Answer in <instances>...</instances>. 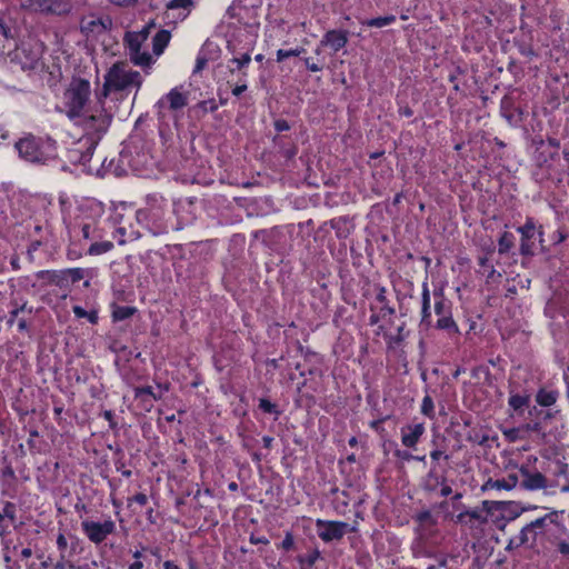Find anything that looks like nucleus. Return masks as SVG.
<instances>
[{
  "instance_id": "nucleus-1",
  "label": "nucleus",
  "mask_w": 569,
  "mask_h": 569,
  "mask_svg": "<svg viewBox=\"0 0 569 569\" xmlns=\"http://www.w3.org/2000/svg\"><path fill=\"white\" fill-rule=\"evenodd\" d=\"M141 83V76L138 71L127 70L123 63H116L104 77L102 90L97 94L98 103H102L111 90L123 91L131 86L139 88Z\"/></svg>"
},
{
  "instance_id": "nucleus-2",
  "label": "nucleus",
  "mask_w": 569,
  "mask_h": 569,
  "mask_svg": "<svg viewBox=\"0 0 569 569\" xmlns=\"http://www.w3.org/2000/svg\"><path fill=\"white\" fill-rule=\"evenodd\" d=\"M90 96V83L81 78H73L64 92L67 114L70 119L80 117Z\"/></svg>"
},
{
  "instance_id": "nucleus-3",
  "label": "nucleus",
  "mask_w": 569,
  "mask_h": 569,
  "mask_svg": "<svg viewBox=\"0 0 569 569\" xmlns=\"http://www.w3.org/2000/svg\"><path fill=\"white\" fill-rule=\"evenodd\" d=\"M21 8L36 13L67 14L71 4L67 0H22Z\"/></svg>"
},
{
  "instance_id": "nucleus-4",
  "label": "nucleus",
  "mask_w": 569,
  "mask_h": 569,
  "mask_svg": "<svg viewBox=\"0 0 569 569\" xmlns=\"http://www.w3.org/2000/svg\"><path fill=\"white\" fill-rule=\"evenodd\" d=\"M81 528L86 537L94 545H100L107 537L114 532L116 523L111 519L103 522H96L92 520H83Z\"/></svg>"
},
{
  "instance_id": "nucleus-5",
  "label": "nucleus",
  "mask_w": 569,
  "mask_h": 569,
  "mask_svg": "<svg viewBox=\"0 0 569 569\" xmlns=\"http://www.w3.org/2000/svg\"><path fill=\"white\" fill-rule=\"evenodd\" d=\"M19 156L26 161L41 163L46 160L44 153L40 149L38 140L33 136L20 139L16 142Z\"/></svg>"
},
{
  "instance_id": "nucleus-6",
  "label": "nucleus",
  "mask_w": 569,
  "mask_h": 569,
  "mask_svg": "<svg viewBox=\"0 0 569 569\" xmlns=\"http://www.w3.org/2000/svg\"><path fill=\"white\" fill-rule=\"evenodd\" d=\"M99 104L101 108L100 111H97V113L89 116L84 120L86 128L97 133V140L107 132L112 121V114L104 109V101Z\"/></svg>"
},
{
  "instance_id": "nucleus-7",
  "label": "nucleus",
  "mask_w": 569,
  "mask_h": 569,
  "mask_svg": "<svg viewBox=\"0 0 569 569\" xmlns=\"http://www.w3.org/2000/svg\"><path fill=\"white\" fill-rule=\"evenodd\" d=\"M113 21L109 16L97 19H82L80 23L81 32L87 37H99L111 30Z\"/></svg>"
},
{
  "instance_id": "nucleus-8",
  "label": "nucleus",
  "mask_w": 569,
  "mask_h": 569,
  "mask_svg": "<svg viewBox=\"0 0 569 569\" xmlns=\"http://www.w3.org/2000/svg\"><path fill=\"white\" fill-rule=\"evenodd\" d=\"M317 527L319 529V537L323 541H332L341 539L345 533L348 531L349 525L340 521H317Z\"/></svg>"
},
{
  "instance_id": "nucleus-9",
  "label": "nucleus",
  "mask_w": 569,
  "mask_h": 569,
  "mask_svg": "<svg viewBox=\"0 0 569 569\" xmlns=\"http://www.w3.org/2000/svg\"><path fill=\"white\" fill-rule=\"evenodd\" d=\"M519 472L522 477L520 482L521 488L526 490H539L547 488L548 480L541 472H531L526 466H521Z\"/></svg>"
},
{
  "instance_id": "nucleus-10",
  "label": "nucleus",
  "mask_w": 569,
  "mask_h": 569,
  "mask_svg": "<svg viewBox=\"0 0 569 569\" xmlns=\"http://www.w3.org/2000/svg\"><path fill=\"white\" fill-rule=\"evenodd\" d=\"M518 232L521 234L520 242V253L525 257H532L535 254L533 251V241L536 226L532 219H528L526 223L521 227H518Z\"/></svg>"
},
{
  "instance_id": "nucleus-11",
  "label": "nucleus",
  "mask_w": 569,
  "mask_h": 569,
  "mask_svg": "<svg viewBox=\"0 0 569 569\" xmlns=\"http://www.w3.org/2000/svg\"><path fill=\"white\" fill-rule=\"evenodd\" d=\"M348 42V31L346 30H329L325 33L320 41V47H329L333 52L342 49Z\"/></svg>"
},
{
  "instance_id": "nucleus-12",
  "label": "nucleus",
  "mask_w": 569,
  "mask_h": 569,
  "mask_svg": "<svg viewBox=\"0 0 569 569\" xmlns=\"http://www.w3.org/2000/svg\"><path fill=\"white\" fill-rule=\"evenodd\" d=\"M425 432L422 423L408 426L401 429V442L405 447L413 448Z\"/></svg>"
},
{
  "instance_id": "nucleus-13",
  "label": "nucleus",
  "mask_w": 569,
  "mask_h": 569,
  "mask_svg": "<svg viewBox=\"0 0 569 569\" xmlns=\"http://www.w3.org/2000/svg\"><path fill=\"white\" fill-rule=\"evenodd\" d=\"M18 49L17 41L9 28L0 22V57L9 56Z\"/></svg>"
},
{
  "instance_id": "nucleus-14",
  "label": "nucleus",
  "mask_w": 569,
  "mask_h": 569,
  "mask_svg": "<svg viewBox=\"0 0 569 569\" xmlns=\"http://www.w3.org/2000/svg\"><path fill=\"white\" fill-rule=\"evenodd\" d=\"M473 521L486 523L487 517L480 510H467L456 517V522L468 525L470 528L473 527Z\"/></svg>"
},
{
  "instance_id": "nucleus-15",
  "label": "nucleus",
  "mask_w": 569,
  "mask_h": 569,
  "mask_svg": "<svg viewBox=\"0 0 569 569\" xmlns=\"http://www.w3.org/2000/svg\"><path fill=\"white\" fill-rule=\"evenodd\" d=\"M170 32L168 30H160L152 39L153 53L159 56L163 52L164 48L170 41Z\"/></svg>"
},
{
  "instance_id": "nucleus-16",
  "label": "nucleus",
  "mask_w": 569,
  "mask_h": 569,
  "mask_svg": "<svg viewBox=\"0 0 569 569\" xmlns=\"http://www.w3.org/2000/svg\"><path fill=\"white\" fill-rule=\"evenodd\" d=\"M169 107L171 110H179L187 106V96L178 91L177 88L172 89L168 94Z\"/></svg>"
},
{
  "instance_id": "nucleus-17",
  "label": "nucleus",
  "mask_w": 569,
  "mask_h": 569,
  "mask_svg": "<svg viewBox=\"0 0 569 569\" xmlns=\"http://www.w3.org/2000/svg\"><path fill=\"white\" fill-rule=\"evenodd\" d=\"M436 328L440 330H445L449 336L459 335V329L450 313L439 317L436 323Z\"/></svg>"
},
{
  "instance_id": "nucleus-18",
  "label": "nucleus",
  "mask_w": 569,
  "mask_h": 569,
  "mask_svg": "<svg viewBox=\"0 0 569 569\" xmlns=\"http://www.w3.org/2000/svg\"><path fill=\"white\" fill-rule=\"evenodd\" d=\"M421 299H422V310H421L422 311V320H421V323L426 325V326H429L430 325V316H431V312H430V293H429L428 284L426 282L422 284Z\"/></svg>"
},
{
  "instance_id": "nucleus-19",
  "label": "nucleus",
  "mask_w": 569,
  "mask_h": 569,
  "mask_svg": "<svg viewBox=\"0 0 569 569\" xmlns=\"http://www.w3.org/2000/svg\"><path fill=\"white\" fill-rule=\"evenodd\" d=\"M558 398V392L553 390L541 389L536 396V400L540 406L549 407L552 406Z\"/></svg>"
},
{
  "instance_id": "nucleus-20",
  "label": "nucleus",
  "mask_w": 569,
  "mask_h": 569,
  "mask_svg": "<svg viewBox=\"0 0 569 569\" xmlns=\"http://www.w3.org/2000/svg\"><path fill=\"white\" fill-rule=\"evenodd\" d=\"M513 234L510 232L505 231L499 240H498V252L500 254H505L510 251V249L513 247Z\"/></svg>"
},
{
  "instance_id": "nucleus-21",
  "label": "nucleus",
  "mask_w": 569,
  "mask_h": 569,
  "mask_svg": "<svg viewBox=\"0 0 569 569\" xmlns=\"http://www.w3.org/2000/svg\"><path fill=\"white\" fill-rule=\"evenodd\" d=\"M137 312V308L130 306H118L113 309L112 317L116 321H122L132 317Z\"/></svg>"
},
{
  "instance_id": "nucleus-22",
  "label": "nucleus",
  "mask_w": 569,
  "mask_h": 569,
  "mask_svg": "<svg viewBox=\"0 0 569 569\" xmlns=\"http://www.w3.org/2000/svg\"><path fill=\"white\" fill-rule=\"evenodd\" d=\"M395 21H396V17L390 14V16L368 19L366 21H362V24L368 26V27H373V28H383L386 26L393 23Z\"/></svg>"
},
{
  "instance_id": "nucleus-23",
  "label": "nucleus",
  "mask_w": 569,
  "mask_h": 569,
  "mask_svg": "<svg viewBox=\"0 0 569 569\" xmlns=\"http://www.w3.org/2000/svg\"><path fill=\"white\" fill-rule=\"evenodd\" d=\"M113 248L111 241L94 242L90 246L88 253L91 256H98L110 251Z\"/></svg>"
},
{
  "instance_id": "nucleus-24",
  "label": "nucleus",
  "mask_w": 569,
  "mask_h": 569,
  "mask_svg": "<svg viewBox=\"0 0 569 569\" xmlns=\"http://www.w3.org/2000/svg\"><path fill=\"white\" fill-rule=\"evenodd\" d=\"M538 532H533L528 525L523 527L519 535V543L517 546H522L527 543L533 545L537 540Z\"/></svg>"
},
{
  "instance_id": "nucleus-25",
  "label": "nucleus",
  "mask_w": 569,
  "mask_h": 569,
  "mask_svg": "<svg viewBox=\"0 0 569 569\" xmlns=\"http://www.w3.org/2000/svg\"><path fill=\"white\" fill-rule=\"evenodd\" d=\"M124 40L128 43L130 53L139 51L142 42L144 41L140 33H127Z\"/></svg>"
},
{
  "instance_id": "nucleus-26",
  "label": "nucleus",
  "mask_w": 569,
  "mask_h": 569,
  "mask_svg": "<svg viewBox=\"0 0 569 569\" xmlns=\"http://www.w3.org/2000/svg\"><path fill=\"white\" fill-rule=\"evenodd\" d=\"M36 276L38 279H47L50 282L57 283V284H59L64 279V277H62V271L57 272V271L42 270V271L37 272Z\"/></svg>"
},
{
  "instance_id": "nucleus-27",
  "label": "nucleus",
  "mask_w": 569,
  "mask_h": 569,
  "mask_svg": "<svg viewBox=\"0 0 569 569\" xmlns=\"http://www.w3.org/2000/svg\"><path fill=\"white\" fill-rule=\"evenodd\" d=\"M131 61L137 66H149L151 63V56L148 52L136 51L130 53Z\"/></svg>"
},
{
  "instance_id": "nucleus-28",
  "label": "nucleus",
  "mask_w": 569,
  "mask_h": 569,
  "mask_svg": "<svg viewBox=\"0 0 569 569\" xmlns=\"http://www.w3.org/2000/svg\"><path fill=\"white\" fill-rule=\"evenodd\" d=\"M483 491L486 490H490V489H498V490H501V489H505V490H511L506 481L505 478L502 479H488L482 488H481Z\"/></svg>"
},
{
  "instance_id": "nucleus-29",
  "label": "nucleus",
  "mask_w": 569,
  "mask_h": 569,
  "mask_svg": "<svg viewBox=\"0 0 569 569\" xmlns=\"http://www.w3.org/2000/svg\"><path fill=\"white\" fill-rule=\"evenodd\" d=\"M445 481L446 478L440 479L436 473L430 471L425 483V489L427 491H435L438 486L443 485Z\"/></svg>"
},
{
  "instance_id": "nucleus-30",
  "label": "nucleus",
  "mask_w": 569,
  "mask_h": 569,
  "mask_svg": "<svg viewBox=\"0 0 569 569\" xmlns=\"http://www.w3.org/2000/svg\"><path fill=\"white\" fill-rule=\"evenodd\" d=\"M259 409L266 413H271L276 416V419L280 416L281 411L278 409L276 403H272L270 400L261 398L259 400Z\"/></svg>"
},
{
  "instance_id": "nucleus-31",
  "label": "nucleus",
  "mask_w": 569,
  "mask_h": 569,
  "mask_svg": "<svg viewBox=\"0 0 569 569\" xmlns=\"http://www.w3.org/2000/svg\"><path fill=\"white\" fill-rule=\"evenodd\" d=\"M319 556H320V553L318 550H313L312 552H310L309 555H307L305 557L300 556L299 562L301 565V569H310L316 563Z\"/></svg>"
},
{
  "instance_id": "nucleus-32",
  "label": "nucleus",
  "mask_w": 569,
  "mask_h": 569,
  "mask_svg": "<svg viewBox=\"0 0 569 569\" xmlns=\"http://www.w3.org/2000/svg\"><path fill=\"white\" fill-rule=\"evenodd\" d=\"M433 296L436 298H439L438 301H436L435 303V311L436 313L439 316V317H442V316H446L448 313H450L446 307V303H445V300H443V293H442V290H439V291H435L433 292Z\"/></svg>"
},
{
  "instance_id": "nucleus-33",
  "label": "nucleus",
  "mask_w": 569,
  "mask_h": 569,
  "mask_svg": "<svg viewBox=\"0 0 569 569\" xmlns=\"http://www.w3.org/2000/svg\"><path fill=\"white\" fill-rule=\"evenodd\" d=\"M250 61H251V56L249 53H243L239 58H232L230 60V62L233 63L236 67L234 68L230 67V71L234 72L236 70H242L250 63Z\"/></svg>"
},
{
  "instance_id": "nucleus-34",
  "label": "nucleus",
  "mask_w": 569,
  "mask_h": 569,
  "mask_svg": "<svg viewBox=\"0 0 569 569\" xmlns=\"http://www.w3.org/2000/svg\"><path fill=\"white\" fill-rule=\"evenodd\" d=\"M148 396V397H152L154 400H158L161 398V395H157L153 392L152 390V387L150 386H147V387H138L134 389V397L138 399H144V397Z\"/></svg>"
},
{
  "instance_id": "nucleus-35",
  "label": "nucleus",
  "mask_w": 569,
  "mask_h": 569,
  "mask_svg": "<svg viewBox=\"0 0 569 569\" xmlns=\"http://www.w3.org/2000/svg\"><path fill=\"white\" fill-rule=\"evenodd\" d=\"M303 51H305L303 48H296V49H291V50L279 49L277 51V60L280 62V61H283L284 59L290 58V57H298Z\"/></svg>"
},
{
  "instance_id": "nucleus-36",
  "label": "nucleus",
  "mask_w": 569,
  "mask_h": 569,
  "mask_svg": "<svg viewBox=\"0 0 569 569\" xmlns=\"http://www.w3.org/2000/svg\"><path fill=\"white\" fill-rule=\"evenodd\" d=\"M4 518H9L11 521L16 520V505L7 501L3 507V511L0 512V521Z\"/></svg>"
},
{
  "instance_id": "nucleus-37",
  "label": "nucleus",
  "mask_w": 569,
  "mask_h": 569,
  "mask_svg": "<svg viewBox=\"0 0 569 569\" xmlns=\"http://www.w3.org/2000/svg\"><path fill=\"white\" fill-rule=\"evenodd\" d=\"M527 403H528V398L520 396V395H513L509 398V405L515 410H519V409L523 408L525 406H527Z\"/></svg>"
},
{
  "instance_id": "nucleus-38",
  "label": "nucleus",
  "mask_w": 569,
  "mask_h": 569,
  "mask_svg": "<svg viewBox=\"0 0 569 569\" xmlns=\"http://www.w3.org/2000/svg\"><path fill=\"white\" fill-rule=\"evenodd\" d=\"M68 273L72 280V282L80 281L84 277V272L80 268H72L66 271H62V277Z\"/></svg>"
},
{
  "instance_id": "nucleus-39",
  "label": "nucleus",
  "mask_w": 569,
  "mask_h": 569,
  "mask_svg": "<svg viewBox=\"0 0 569 569\" xmlns=\"http://www.w3.org/2000/svg\"><path fill=\"white\" fill-rule=\"evenodd\" d=\"M421 412L430 417L433 412V401L430 396H426L422 400Z\"/></svg>"
},
{
  "instance_id": "nucleus-40",
  "label": "nucleus",
  "mask_w": 569,
  "mask_h": 569,
  "mask_svg": "<svg viewBox=\"0 0 569 569\" xmlns=\"http://www.w3.org/2000/svg\"><path fill=\"white\" fill-rule=\"evenodd\" d=\"M551 516L547 515L545 517L538 518L530 523H528V527L533 531L537 532L538 529H542L546 526L547 519H549Z\"/></svg>"
},
{
  "instance_id": "nucleus-41",
  "label": "nucleus",
  "mask_w": 569,
  "mask_h": 569,
  "mask_svg": "<svg viewBox=\"0 0 569 569\" xmlns=\"http://www.w3.org/2000/svg\"><path fill=\"white\" fill-rule=\"evenodd\" d=\"M193 4L192 0H171L167 4V9H178V8H188Z\"/></svg>"
},
{
  "instance_id": "nucleus-42",
  "label": "nucleus",
  "mask_w": 569,
  "mask_h": 569,
  "mask_svg": "<svg viewBox=\"0 0 569 569\" xmlns=\"http://www.w3.org/2000/svg\"><path fill=\"white\" fill-rule=\"evenodd\" d=\"M28 311L29 313H32V308L27 307V302L21 305L20 307H16L13 310L10 311V319L8 321L9 325H12L14 319L18 317V312Z\"/></svg>"
},
{
  "instance_id": "nucleus-43",
  "label": "nucleus",
  "mask_w": 569,
  "mask_h": 569,
  "mask_svg": "<svg viewBox=\"0 0 569 569\" xmlns=\"http://www.w3.org/2000/svg\"><path fill=\"white\" fill-rule=\"evenodd\" d=\"M207 62H208V59L204 56H201V54L198 56V58L196 60V67L193 69V73L201 72L206 68Z\"/></svg>"
},
{
  "instance_id": "nucleus-44",
  "label": "nucleus",
  "mask_w": 569,
  "mask_h": 569,
  "mask_svg": "<svg viewBox=\"0 0 569 569\" xmlns=\"http://www.w3.org/2000/svg\"><path fill=\"white\" fill-rule=\"evenodd\" d=\"M417 520L421 523L423 522H431L433 523L431 512L429 510L421 511L417 515Z\"/></svg>"
},
{
  "instance_id": "nucleus-45",
  "label": "nucleus",
  "mask_w": 569,
  "mask_h": 569,
  "mask_svg": "<svg viewBox=\"0 0 569 569\" xmlns=\"http://www.w3.org/2000/svg\"><path fill=\"white\" fill-rule=\"evenodd\" d=\"M293 547V537L290 532H287L284 539L281 542V548L284 550H290Z\"/></svg>"
},
{
  "instance_id": "nucleus-46",
  "label": "nucleus",
  "mask_w": 569,
  "mask_h": 569,
  "mask_svg": "<svg viewBox=\"0 0 569 569\" xmlns=\"http://www.w3.org/2000/svg\"><path fill=\"white\" fill-rule=\"evenodd\" d=\"M483 373L487 378L490 376V372L489 370L483 367V366H479V367H475L472 370H471V376L473 378H479V376Z\"/></svg>"
},
{
  "instance_id": "nucleus-47",
  "label": "nucleus",
  "mask_w": 569,
  "mask_h": 569,
  "mask_svg": "<svg viewBox=\"0 0 569 569\" xmlns=\"http://www.w3.org/2000/svg\"><path fill=\"white\" fill-rule=\"evenodd\" d=\"M557 548H558V551L563 556V557H569V542L566 541V540H561L557 543Z\"/></svg>"
},
{
  "instance_id": "nucleus-48",
  "label": "nucleus",
  "mask_w": 569,
  "mask_h": 569,
  "mask_svg": "<svg viewBox=\"0 0 569 569\" xmlns=\"http://www.w3.org/2000/svg\"><path fill=\"white\" fill-rule=\"evenodd\" d=\"M274 129L278 131V132H281V131H286V130H289L290 129V126L288 123L287 120H283V119H278L274 121Z\"/></svg>"
},
{
  "instance_id": "nucleus-49",
  "label": "nucleus",
  "mask_w": 569,
  "mask_h": 569,
  "mask_svg": "<svg viewBox=\"0 0 569 569\" xmlns=\"http://www.w3.org/2000/svg\"><path fill=\"white\" fill-rule=\"evenodd\" d=\"M41 242L39 240L32 241L30 246L28 247V257L30 260L33 259V253L40 248Z\"/></svg>"
},
{
  "instance_id": "nucleus-50",
  "label": "nucleus",
  "mask_w": 569,
  "mask_h": 569,
  "mask_svg": "<svg viewBox=\"0 0 569 569\" xmlns=\"http://www.w3.org/2000/svg\"><path fill=\"white\" fill-rule=\"evenodd\" d=\"M67 566L71 569L76 568L73 562H64V556L61 555L60 560L54 565V569H66Z\"/></svg>"
},
{
  "instance_id": "nucleus-51",
  "label": "nucleus",
  "mask_w": 569,
  "mask_h": 569,
  "mask_svg": "<svg viewBox=\"0 0 569 569\" xmlns=\"http://www.w3.org/2000/svg\"><path fill=\"white\" fill-rule=\"evenodd\" d=\"M57 546H58L59 550H61V551L66 550L68 547V541H67L64 535L61 532L57 537Z\"/></svg>"
},
{
  "instance_id": "nucleus-52",
  "label": "nucleus",
  "mask_w": 569,
  "mask_h": 569,
  "mask_svg": "<svg viewBox=\"0 0 569 569\" xmlns=\"http://www.w3.org/2000/svg\"><path fill=\"white\" fill-rule=\"evenodd\" d=\"M505 479H506V481H507V483H508L510 489H513L517 486L518 480H519L518 476L516 473H510Z\"/></svg>"
},
{
  "instance_id": "nucleus-53",
  "label": "nucleus",
  "mask_w": 569,
  "mask_h": 569,
  "mask_svg": "<svg viewBox=\"0 0 569 569\" xmlns=\"http://www.w3.org/2000/svg\"><path fill=\"white\" fill-rule=\"evenodd\" d=\"M133 501H136L137 503L141 505V506H144L148 501V498L144 493L142 492H139L137 495L133 496L132 498Z\"/></svg>"
},
{
  "instance_id": "nucleus-54",
  "label": "nucleus",
  "mask_w": 569,
  "mask_h": 569,
  "mask_svg": "<svg viewBox=\"0 0 569 569\" xmlns=\"http://www.w3.org/2000/svg\"><path fill=\"white\" fill-rule=\"evenodd\" d=\"M72 310L74 316L78 318H86L88 316V312L80 306H74Z\"/></svg>"
},
{
  "instance_id": "nucleus-55",
  "label": "nucleus",
  "mask_w": 569,
  "mask_h": 569,
  "mask_svg": "<svg viewBox=\"0 0 569 569\" xmlns=\"http://www.w3.org/2000/svg\"><path fill=\"white\" fill-rule=\"evenodd\" d=\"M250 542L253 545H258V543L268 545L269 540L266 537H256L254 535H251Z\"/></svg>"
},
{
  "instance_id": "nucleus-56",
  "label": "nucleus",
  "mask_w": 569,
  "mask_h": 569,
  "mask_svg": "<svg viewBox=\"0 0 569 569\" xmlns=\"http://www.w3.org/2000/svg\"><path fill=\"white\" fill-rule=\"evenodd\" d=\"M154 22L151 21L149 24H147L141 32H139L142 37V40H147L148 36H149V32H150V29L151 28H154Z\"/></svg>"
},
{
  "instance_id": "nucleus-57",
  "label": "nucleus",
  "mask_w": 569,
  "mask_h": 569,
  "mask_svg": "<svg viewBox=\"0 0 569 569\" xmlns=\"http://www.w3.org/2000/svg\"><path fill=\"white\" fill-rule=\"evenodd\" d=\"M305 62H306V67L308 68V70H310L312 72H318V71L322 70L321 66H319L317 63H310L309 59H306Z\"/></svg>"
},
{
  "instance_id": "nucleus-58",
  "label": "nucleus",
  "mask_w": 569,
  "mask_h": 569,
  "mask_svg": "<svg viewBox=\"0 0 569 569\" xmlns=\"http://www.w3.org/2000/svg\"><path fill=\"white\" fill-rule=\"evenodd\" d=\"M396 456L400 459H403V460H410V459H413V456L408 452V451H401V450H397L396 451Z\"/></svg>"
},
{
  "instance_id": "nucleus-59",
  "label": "nucleus",
  "mask_w": 569,
  "mask_h": 569,
  "mask_svg": "<svg viewBox=\"0 0 569 569\" xmlns=\"http://www.w3.org/2000/svg\"><path fill=\"white\" fill-rule=\"evenodd\" d=\"M399 113H400V116L409 118L413 114V111L410 107L405 106L399 109Z\"/></svg>"
},
{
  "instance_id": "nucleus-60",
  "label": "nucleus",
  "mask_w": 569,
  "mask_h": 569,
  "mask_svg": "<svg viewBox=\"0 0 569 569\" xmlns=\"http://www.w3.org/2000/svg\"><path fill=\"white\" fill-rule=\"evenodd\" d=\"M2 476L3 477H8V478H11V479H16V473H14V470L8 466L3 469L2 471Z\"/></svg>"
},
{
  "instance_id": "nucleus-61",
  "label": "nucleus",
  "mask_w": 569,
  "mask_h": 569,
  "mask_svg": "<svg viewBox=\"0 0 569 569\" xmlns=\"http://www.w3.org/2000/svg\"><path fill=\"white\" fill-rule=\"evenodd\" d=\"M103 417H104L106 420H108L110 422V427L111 428L116 427V423L113 422V413H112V411L106 410L103 412Z\"/></svg>"
},
{
  "instance_id": "nucleus-62",
  "label": "nucleus",
  "mask_w": 569,
  "mask_h": 569,
  "mask_svg": "<svg viewBox=\"0 0 569 569\" xmlns=\"http://www.w3.org/2000/svg\"><path fill=\"white\" fill-rule=\"evenodd\" d=\"M247 90V84H239L236 86L232 90V93L237 97H239L241 93H243Z\"/></svg>"
},
{
  "instance_id": "nucleus-63",
  "label": "nucleus",
  "mask_w": 569,
  "mask_h": 569,
  "mask_svg": "<svg viewBox=\"0 0 569 569\" xmlns=\"http://www.w3.org/2000/svg\"><path fill=\"white\" fill-rule=\"evenodd\" d=\"M451 492H452V489H451V487H450V486L445 485V483H443V485H441V491H440V495H441L442 497H447V496H449Z\"/></svg>"
},
{
  "instance_id": "nucleus-64",
  "label": "nucleus",
  "mask_w": 569,
  "mask_h": 569,
  "mask_svg": "<svg viewBox=\"0 0 569 569\" xmlns=\"http://www.w3.org/2000/svg\"><path fill=\"white\" fill-rule=\"evenodd\" d=\"M163 568L164 569H181L176 563H173L172 561H169V560L164 561Z\"/></svg>"
}]
</instances>
